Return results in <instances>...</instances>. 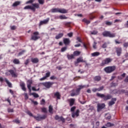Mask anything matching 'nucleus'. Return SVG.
<instances>
[{
	"mask_svg": "<svg viewBox=\"0 0 128 128\" xmlns=\"http://www.w3.org/2000/svg\"><path fill=\"white\" fill-rule=\"evenodd\" d=\"M41 110H42V112H44V113L48 112V111L46 110V108H41Z\"/></svg>",
	"mask_w": 128,
	"mask_h": 128,
	"instance_id": "47",
	"label": "nucleus"
},
{
	"mask_svg": "<svg viewBox=\"0 0 128 128\" xmlns=\"http://www.w3.org/2000/svg\"><path fill=\"white\" fill-rule=\"evenodd\" d=\"M4 80L6 82L7 84H8V86L9 88H12V83H10V81H8V79L6 78H4Z\"/></svg>",
	"mask_w": 128,
	"mask_h": 128,
	"instance_id": "27",
	"label": "nucleus"
},
{
	"mask_svg": "<svg viewBox=\"0 0 128 128\" xmlns=\"http://www.w3.org/2000/svg\"><path fill=\"white\" fill-rule=\"evenodd\" d=\"M37 116H33V118H34L36 120L38 121H40L42 120H46L47 116L46 114H44L42 116H40V114H38Z\"/></svg>",
	"mask_w": 128,
	"mask_h": 128,
	"instance_id": "10",
	"label": "nucleus"
},
{
	"mask_svg": "<svg viewBox=\"0 0 128 128\" xmlns=\"http://www.w3.org/2000/svg\"><path fill=\"white\" fill-rule=\"evenodd\" d=\"M54 84V82H43L42 83V86H45V88H50Z\"/></svg>",
	"mask_w": 128,
	"mask_h": 128,
	"instance_id": "12",
	"label": "nucleus"
},
{
	"mask_svg": "<svg viewBox=\"0 0 128 128\" xmlns=\"http://www.w3.org/2000/svg\"><path fill=\"white\" fill-rule=\"evenodd\" d=\"M13 64H20V60L18 59L14 58L12 61Z\"/></svg>",
	"mask_w": 128,
	"mask_h": 128,
	"instance_id": "28",
	"label": "nucleus"
},
{
	"mask_svg": "<svg viewBox=\"0 0 128 128\" xmlns=\"http://www.w3.org/2000/svg\"><path fill=\"white\" fill-rule=\"evenodd\" d=\"M48 112H50V114H52V110H54V108H52V105H50L48 108Z\"/></svg>",
	"mask_w": 128,
	"mask_h": 128,
	"instance_id": "36",
	"label": "nucleus"
},
{
	"mask_svg": "<svg viewBox=\"0 0 128 128\" xmlns=\"http://www.w3.org/2000/svg\"><path fill=\"white\" fill-rule=\"evenodd\" d=\"M50 80H56V77L54 76H52L50 78Z\"/></svg>",
	"mask_w": 128,
	"mask_h": 128,
	"instance_id": "62",
	"label": "nucleus"
},
{
	"mask_svg": "<svg viewBox=\"0 0 128 128\" xmlns=\"http://www.w3.org/2000/svg\"><path fill=\"white\" fill-rule=\"evenodd\" d=\"M31 62L33 64H38V62H40V60H38V58H31Z\"/></svg>",
	"mask_w": 128,
	"mask_h": 128,
	"instance_id": "21",
	"label": "nucleus"
},
{
	"mask_svg": "<svg viewBox=\"0 0 128 128\" xmlns=\"http://www.w3.org/2000/svg\"><path fill=\"white\" fill-rule=\"evenodd\" d=\"M96 44H97L96 42H94L93 45H92L93 48H94L95 50H96Z\"/></svg>",
	"mask_w": 128,
	"mask_h": 128,
	"instance_id": "55",
	"label": "nucleus"
},
{
	"mask_svg": "<svg viewBox=\"0 0 128 128\" xmlns=\"http://www.w3.org/2000/svg\"><path fill=\"white\" fill-rule=\"evenodd\" d=\"M31 94L32 96H34V98H38L40 96H38V94L36 93H32V94Z\"/></svg>",
	"mask_w": 128,
	"mask_h": 128,
	"instance_id": "41",
	"label": "nucleus"
},
{
	"mask_svg": "<svg viewBox=\"0 0 128 128\" xmlns=\"http://www.w3.org/2000/svg\"><path fill=\"white\" fill-rule=\"evenodd\" d=\"M26 113L28 114V116H32V118L34 116L30 112V110L27 111Z\"/></svg>",
	"mask_w": 128,
	"mask_h": 128,
	"instance_id": "44",
	"label": "nucleus"
},
{
	"mask_svg": "<svg viewBox=\"0 0 128 128\" xmlns=\"http://www.w3.org/2000/svg\"><path fill=\"white\" fill-rule=\"evenodd\" d=\"M116 52L118 56H120V55L122 54V48L120 47H116L115 48Z\"/></svg>",
	"mask_w": 128,
	"mask_h": 128,
	"instance_id": "14",
	"label": "nucleus"
},
{
	"mask_svg": "<svg viewBox=\"0 0 128 128\" xmlns=\"http://www.w3.org/2000/svg\"><path fill=\"white\" fill-rule=\"evenodd\" d=\"M38 4H44V2H45V0H38Z\"/></svg>",
	"mask_w": 128,
	"mask_h": 128,
	"instance_id": "38",
	"label": "nucleus"
},
{
	"mask_svg": "<svg viewBox=\"0 0 128 128\" xmlns=\"http://www.w3.org/2000/svg\"><path fill=\"white\" fill-rule=\"evenodd\" d=\"M72 116L74 118H78L80 116V110H77L76 112H73L72 113Z\"/></svg>",
	"mask_w": 128,
	"mask_h": 128,
	"instance_id": "15",
	"label": "nucleus"
},
{
	"mask_svg": "<svg viewBox=\"0 0 128 128\" xmlns=\"http://www.w3.org/2000/svg\"><path fill=\"white\" fill-rule=\"evenodd\" d=\"M28 64H30V59L28 58L27 60H26L24 62V64H26V66H28Z\"/></svg>",
	"mask_w": 128,
	"mask_h": 128,
	"instance_id": "48",
	"label": "nucleus"
},
{
	"mask_svg": "<svg viewBox=\"0 0 128 128\" xmlns=\"http://www.w3.org/2000/svg\"><path fill=\"white\" fill-rule=\"evenodd\" d=\"M80 54V51H75L74 52V56H78Z\"/></svg>",
	"mask_w": 128,
	"mask_h": 128,
	"instance_id": "35",
	"label": "nucleus"
},
{
	"mask_svg": "<svg viewBox=\"0 0 128 128\" xmlns=\"http://www.w3.org/2000/svg\"><path fill=\"white\" fill-rule=\"evenodd\" d=\"M32 80H28L27 81V88H32Z\"/></svg>",
	"mask_w": 128,
	"mask_h": 128,
	"instance_id": "24",
	"label": "nucleus"
},
{
	"mask_svg": "<svg viewBox=\"0 0 128 128\" xmlns=\"http://www.w3.org/2000/svg\"><path fill=\"white\" fill-rule=\"evenodd\" d=\"M62 36H64V34L60 33L56 36L55 38L56 40H60V38H62Z\"/></svg>",
	"mask_w": 128,
	"mask_h": 128,
	"instance_id": "26",
	"label": "nucleus"
},
{
	"mask_svg": "<svg viewBox=\"0 0 128 128\" xmlns=\"http://www.w3.org/2000/svg\"><path fill=\"white\" fill-rule=\"evenodd\" d=\"M104 86H102L98 88V92H100V91L102 90H104Z\"/></svg>",
	"mask_w": 128,
	"mask_h": 128,
	"instance_id": "45",
	"label": "nucleus"
},
{
	"mask_svg": "<svg viewBox=\"0 0 128 128\" xmlns=\"http://www.w3.org/2000/svg\"><path fill=\"white\" fill-rule=\"evenodd\" d=\"M112 92L114 94H120V90H118L116 89L113 90Z\"/></svg>",
	"mask_w": 128,
	"mask_h": 128,
	"instance_id": "37",
	"label": "nucleus"
},
{
	"mask_svg": "<svg viewBox=\"0 0 128 128\" xmlns=\"http://www.w3.org/2000/svg\"><path fill=\"white\" fill-rule=\"evenodd\" d=\"M50 72H48L46 74L45 78H50Z\"/></svg>",
	"mask_w": 128,
	"mask_h": 128,
	"instance_id": "42",
	"label": "nucleus"
},
{
	"mask_svg": "<svg viewBox=\"0 0 128 128\" xmlns=\"http://www.w3.org/2000/svg\"><path fill=\"white\" fill-rule=\"evenodd\" d=\"M63 42L65 46H68L70 44V38H64Z\"/></svg>",
	"mask_w": 128,
	"mask_h": 128,
	"instance_id": "18",
	"label": "nucleus"
},
{
	"mask_svg": "<svg viewBox=\"0 0 128 128\" xmlns=\"http://www.w3.org/2000/svg\"><path fill=\"white\" fill-rule=\"evenodd\" d=\"M36 8H40V4L38 3H34L32 6H27L24 7V10H31L33 12H36Z\"/></svg>",
	"mask_w": 128,
	"mask_h": 128,
	"instance_id": "1",
	"label": "nucleus"
},
{
	"mask_svg": "<svg viewBox=\"0 0 128 128\" xmlns=\"http://www.w3.org/2000/svg\"><path fill=\"white\" fill-rule=\"evenodd\" d=\"M32 90H34V92H38L40 90V88H38L37 90L36 88V87H32Z\"/></svg>",
	"mask_w": 128,
	"mask_h": 128,
	"instance_id": "57",
	"label": "nucleus"
},
{
	"mask_svg": "<svg viewBox=\"0 0 128 128\" xmlns=\"http://www.w3.org/2000/svg\"><path fill=\"white\" fill-rule=\"evenodd\" d=\"M96 96L98 98H103L104 100H110L112 96L110 94H108L106 96L104 95V94H100V93H96Z\"/></svg>",
	"mask_w": 128,
	"mask_h": 128,
	"instance_id": "5",
	"label": "nucleus"
},
{
	"mask_svg": "<svg viewBox=\"0 0 128 128\" xmlns=\"http://www.w3.org/2000/svg\"><path fill=\"white\" fill-rule=\"evenodd\" d=\"M56 120L58 122H66V119L62 116H60L58 115H56L54 117Z\"/></svg>",
	"mask_w": 128,
	"mask_h": 128,
	"instance_id": "13",
	"label": "nucleus"
},
{
	"mask_svg": "<svg viewBox=\"0 0 128 128\" xmlns=\"http://www.w3.org/2000/svg\"><path fill=\"white\" fill-rule=\"evenodd\" d=\"M116 98H112V100L108 102V106H113L116 104Z\"/></svg>",
	"mask_w": 128,
	"mask_h": 128,
	"instance_id": "19",
	"label": "nucleus"
},
{
	"mask_svg": "<svg viewBox=\"0 0 128 128\" xmlns=\"http://www.w3.org/2000/svg\"><path fill=\"white\" fill-rule=\"evenodd\" d=\"M82 22H85V24H90V20H88L86 18H84L82 20Z\"/></svg>",
	"mask_w": 128,
	"mask_h": 128,
	"instance_id": "31",
	"label": "nucleus"
},
{
	"mask_svg": "<svg viewBox=\"0 0 128 128\" xmlns=\"http://www.w3.org/2000/svg\"><path fill=\"white\" fill-rule=\"evenodd\" d=\"M112 62V59L110 58H106L102 60L101 64H100V66H104L106 64H108L110 62Z\"/></svg>",
	"mask_w": 128,
	"mask_h": 128,
	"instance_id": "6",
	"label": "nucleus"
},
{
	"mask_svg": "<svg viewBox=\"0 0 128 128\" xmlns=\"http://www.w3.org/2000/svg\"><path fill=\"white\" fill-rule=\"evenodd\" d=\"M8 112H14V109L9 108L8 109Z\"/></svg>",
	"mask_w": 128,
	"mask_h": 128,
	"instance_id": "61",
	"label": "nucleus"
},
{
	"mask_svg": "<svg viewBox=\"0 0 128 128\" xmlns=\"http://www.w3.org/2000/svg\"><path fill=\"white\" fill-rule=\"evenodd\" d=\"M50 22V18H47L46 20H42L39 23V26H42V24H46Z\"/></svg>",
	"mask_w": 128,
	"mask_h": 128,
	"instance_id": "16",
	"label": "nucleus"
},
{
	"mask_svg": "<svg viewBox=\"0 0 128 128\" xmlns=\"http://www.w3.org/2000/svg\"><path fill=\"white\" fill-rule=\"evenodd\" d=\"M106 108V104L104 103L102 104H97V112H100L102 110H104Z\"/></svg>",
	"mask_w": 128,
	"mask_h": 128,
	"instance_id": "11",
	"label": "nucleus"
},
{
	"mask_svg": "<svg viewBox=\"0 0 128 128\" xmlns=\"http://www.w3.org/2000/svg\"><path fill=\"white\" fill-rule=\"evenodd\" d=\"M40 32H33V34L31 36V40H40Z\"/></svg>",
	"mask_w": 128,
	"mask_h": 128,
	"instance_id": "7",
	"label": "nucleus"
},
{
	"mask_svg": "<svg viewBox=\"0 0 128 128\" xmlns=\"http://www.w3.org/2000/svg\"><path fill=\"white\" fill-rule=\"evenodd\" d=\"M100 54V52H94L91 54L92 56H98Z\"/></svg>",
	"mask_w": 128,
	"mask_h": 128,
	"instance_id": "29",
	"label": "nucleus"
},
{
	"mask_svg": "<svg viewBox=\"0 0 128 128\" xmlns=\"http://www.w3.org/2000/svg\"><path fill=\"white\" fill-rule=\"evenodd\" d=\"M34 2V0H29L26 2V4H32Z\"/></svg>",
	"mask_w": 128,
	"mask_h": 128,
	"instance_id": "52",
	"label": "nucleus"
},
{
	"mask_svg": "<svg viewBox=\"0 0 128 128\" xmlns=\"http://www.w3.org/2000/svg\"><path fill=\"white\" fill-rule=\"evenodd\" d=\"M67 48L66 47H63L61 48V52H66V50H67Z\"/></svg>",
	"mask_w": 128,
	"mask_h": 128,
	"instance_id": "50",
	"label": "nucleus"
},
{
	"mask_svg": "<svg viewBox=\"0 0 128 128\" xmlns=\"http://www.w3.org/2000/svg\"><path fill=\"white\" fill-rule=\"evenodd\" d=\"M103 36L108 38H116V34L112 33L108 31H105L102 33Z\"/></svg>",
	"mask_w": 128,
	"mask_h": 128,
	"instance_id": "8",
	"label": "nucleus"
},
{
	"mask_svg": "<svg viewBox=\"0 0 128 128\" xmlns=\"http://www.w3.org/2000/svg\"><path fill=\"white\" fill-rule=\"evenodd\" d=\"M60 94L59 92H56L54 94V98H56V100H60Z\"/></svg>",
	"mask_w": 128,
	"mask_h": 128,
	"instance_id": "20",
	"label": "nucleus"
},
{
	"mask_svg": "<svg viewBox=\"0 0 128 128\" xmlns=\"http://www.w3.org/2000/svg\"><path fill=\"white\" fill-rule=\"evenodd\" d=\"M20 86L22 88V90L24 92H26V84L24 82H20Z\"/></svg>",
	"mask_w": 128,
	"mask_h": 128,
	"instance_id": "17",
	"label": "nucleus"
},
{
	"mask_svg": "<svg viewBox=\"0 0 128 128\" xmlns=\"http://www.w3.org/2000/svg\"><path fill=\"white\" fill-rule=\"evenodd\" d=\"M46 104V100L44 99H42L40 102V104Z\"/></svg>",
	"mask_w": 128,
	"mask_h": 128,
	"instance_id": "60",
	"label": "nucleus"
},
{
	"mask_svg": "<svg viewBox=\"0 0 128 128\" xmlns=\"http://www.w3.org/2000/svg\"><path fill=\"white\" fill-rule=\"evenodd\" d=\"M116 67L115 66H108L104 68V71L106 74H112V72H114L116 70Z\"/></svg>",
	"mask_w": 128,
	"mask_h": 128,
	"instance_id": "4",
	"label": "nucleus"
},
{
	"mask_svg": "<svg viewBox=\"0 0 128 128\" xmlns=\"http://www.w3.org/2000/svg\"><path fill=\"white\" fill-rule=\"evenodd\" d=\"M59 18H60V20H68V17L64 15H60L59 16Z\"/></svg>",
	"mask_w": 128,
	"mask_h": 128,
	"instance_id": "34",
	"label": "nucleus"
},
{
	"mask_svg": "<svg viewBox=\"0 0 128 128\" xmlns=\"http://www.w3.org/2000/svg\"><path fill=\"white\" fill-rule=\"evenodd\" d=\"M76 40H78V42H81L82 44V40L80 38L78 37L76 38Z\"/></svg>",
	"mask_w": 128,
	"mask_h": 128,
	"instance_id": "56",
	"label": "nucleus"
},
{
	"mask_svg": "<svg viewBox=\"0 0 128 128\" xmlns=\"http://www.w3.org/2000/svg\"><path fill=\"white\" fill-rule=\"evenodd\" d=\"M76 102V100L74 98H70L69 100V104L70 106H72L74 104V102Z\"/></svg>",
	"mask_w": 128,
	"mask_h": 128,
	"instance_id": "22",
	"label": "nucleus"
},
{
	"mask_svg": "<svg viewBox=\"0 0 128 128\" xmlns=\"http://www.w3.org/2000/svg\"><path fill=\"white\" fill-rule=\"evenodd\" d=\"M5 102H8L9 103L10 106H12V102H10V98H8L7 99L5 100Z\"/></svg>",
	"mask_w": 128,
	"mask_h": 128,
	"instance_id": "49",
	"label": "nucleus"
},
{
	"mask_svg": "<svg viewBox=\"0 0 128 128\" xmlns=\"http://www.w3.org/2000/svg\"><path fill=\"white\" fill-rule=\"evenodd\" d=\"M102 80V77L100 76H95L94 78V80L95 82H100Z\"/></svg>",
	"mask_w": 128,
	"mask_h": 128,
	"instance_id": "23",
	"label": "nucleus"
},
{
	"mask_svg": "<svg viewBox=\"0 0 128 128\" xmlns=\"http://www.w3.org/2000/svg\"><path fill=\"white\" fill-rule=\"evenodd\" d=\"M6 76H12V78H18V74L16 72H14V71L12 70H8V72H6Z\"/></svg>",
	"mask_w": 128,
	"mask_h": 128,
	"instance_id": "9",
	"label": "nucleus"
},
{
	"mask_svg": "<svg viewBox=\"0 0 128 128\" xmlns=\"http://www.w3.org/2000/svg\"><path fill=\"white\" fill-rule=\"evenodd\" d=\"M98 34V31L94 30L91 32V34Z\"/></svg>",
	"mask_w": 128,
	"mask_h": 128,
	"instance_id": "64",
	"label": "nucleus"
},
{
	"mask_svg": "<svg viewBox=\"0 0 128 128\" xmlns=\"http://www.w3.org/2000/svg\"><path fill=\"white\" fill-rule=\"evenodd\" d=\"M24 52H26V50H22V52H20L18 53V56H22V54H24Z\"/></svg>",
	"mask_w": 128,
	"mask_h": 128,
	"instance_id": "53",
	"label": "nucleus"
},
{
	"mask_svg": "<svg viewBox=\"0 0 128 128\" xmlns=\"http://www.w3.org/2000/svg\"><path fill=\"white\" fill-rule=\"evenodd\" d=\"M118 84V83H114V82H112L111 83V86H116Z\"/></svg>",
	"mask_w": 128,
	"mask_h": 128,
	"instance_id": "54",
	"label": "nucleus"
},
{
	"mask_svg": "<svg viewBox=\"0 0 128 128\" xmlns=\"http://www.w3.org/2000/svg\"><path fill=\"white\" fill-rule=\"evenodd\" d=\"M105 24H106V26H112V22H110L108 21H106Z\"/></svg>",
	"mask_w": 128,
	"mask_h": 128,
	"instance_id": "43",
	"label": "nucleus"
},
{
	"mask_svg": "<svg viewBox=\"0 0 128 128\" xmlns=\"http://www.w3.org/2000/svg\"><path fill=\"white\" fill-rule=\"evenodd\" d=\"M123 46H124V48H128V42L124 43Z\"/></svg>",
	"mask_w": 128,
	"mask_h": 128,
	"instance_id": "63",
	"label": "nucleus"
},
{
	"mask_svg": "<svg viewBox=\"0 0 128 128\" xmlns=\"http://www.w3.org/2000/svg\"><path fill=\"white\" fill-rule=\"evenodd\" d=\"M108 46L106 45V43H104L102 45V48H106V47Z\"/></svg>",
	"mask_w": 128,
	"mask_h": 128,
	"instance_id": "59",
	"label": "nucleus"
},
{
	"mask_svg": "<svg viewBox=\"0 0 128 128\" xmlns=\"http://www.w3.org/2000/svg\"><path fill=\"white\" fill-rule=\"evenodd\" d=\"M126 92L124 90H119V94H126Z\"/></svg>",
	"mask_w": 128,
	"mask_h": 128,
	"instance_id": "46",
	"label": "nucleus"
},
{
	"mask_svg": "<svg viewBox=\"0 0 128 128\" xmlns=\"http://www.w3.org/2000/svg\"><path fill=\"white\" fill-rule=\"evenodd\" d=\"M78 88L76 90H72V93L70 94L71 96H78L80 92V90H82L84 88V86H79Z\"/></svg>",
	"mask_w": 128,
	"mask_h": 128,
	"instance_id": "2",
	"label": "nucleus"
},
{
	"mask_svg": "<svg viewBox=\"0 0 128 128\" xmlns=\"http://www.w3.org/2000/svg\"><path fill=\"white\" fill-rule=\"evenodd\" d=\"M67 58L68 60H72V58H74V55L72 54H68Z\"/></svg>",
	"mask_w": 128,
	"mask_h": 128,
	"instance_id": "32",
	"label": "nucleus"
},
{
	"mask_svg": "<svg viewBox=\"0 0 128 128\" xmlns=\"http://www.w3.org/2000/svg\"><path fill=\"white\" fill-rule=\"evenodd\" d=\"M96 18V16H94V15L92 13H91L90 15V20H94V18Z\"/></svg>",
	"mask_w": 128,
	"mask_h": 128,
	"instance_id": "39",
	"label": "nucleus"
},
{
	"mask_svg": "<svg viewBox=\"0 0 128 128\" xmlns=\"http://www.w3.org/2000/svg\"><path fill=\"white\" fill-rule=\"evenodd\" d=\"M51 12H60V14H68V10L64 8H54L51 10Z\"/></svg>",
	"mask_w": 128,
	"mask_h": 128,
	"instance_id": "3",
	"label": "nucleus"
},
{
	"mask_svg": "<svg viewBox=\"0 0 128 128\" xmlns=\"http://www.w3.org/2000/svg\"><path fill=\"white\" fill-rule=\"evenodd\" d=\"M106 126H107L108 128H110V126H114V124H112V123H110V122H107L106 124Z\"/></svg>",
	"mask_w": 128,
	"mask_h": 128,
	"instance_id": "33",
	"label": "nucleus"
},
{
	"mask_svg": "<svg viewBox=\"0 0 128 128\" xmlns=\"http://www.w3.org/2000/svg\"><path fill=\"white\" fill-rule=\"evenodd\" d=\"M20 2L16 1L12 4V6H20Z\"/></svg>",
	"mask_w": 128,
	"mask_h": 128,
	"instance_id": "30",
	"label": "nucleus"
},
{
	"mask_svg": "<svg viewBox=\"0 0 128 128\" xmlns=\"http://www.w3.org/2000/svg\"><path fill=\"white\" fill-rule=\"evenodd\" d=\"M76 108V106H74L71 108L70 112H74Z\"/></svg>",
	"mask_w": 128,
	"mask_h": 128,
	"instance_id": "51",
	"label": "nucleus"
},
{
	"mask_svg": "<svg viewBox=\"0 0 128 128\" xmlns=\"http://www.w3.org/2000/svg\"><path fill=\"white\" fill-rule=\"evenodd\" d=\"M82 44H83V46L84 48H86V50H88V46H90V44H86L84 43H82Z\"/></svg>",
	"mask_w": 128,
	"mask_h": 128,
	"instance_id": "40",
	"label": "nucleus"
},
{
	"mask_svg": "<svg viewBox=\"0 0 128 128\" xmlns=\"http://www.w3.org/2000/svg\"><path fill=\"white\" fill-rule=\"evenodd\" d=\"M80 62H86V60H84L82 58L80 57L76 59V64H80Z\"/></svg>",
	"mask_w": 128,
	"mask_h": 128,
	"instance_id": "25",
	"label": "nucleus"
},
{
	"mask_svg": "<svg viewBox=\"0 0 128 128\" xmlns=\"http://www.w3.org/2000/svg\"><path fill=\"white\" fill-rule=\"evenodd\" d=\"M24 96L25 100H28V95L27 93H24Z\"/></svg>",
	"mask_w": 128,
	"mask_h": 128,
	"instance_id": "58",
	"label": "nucleus"
}]
</instances>
